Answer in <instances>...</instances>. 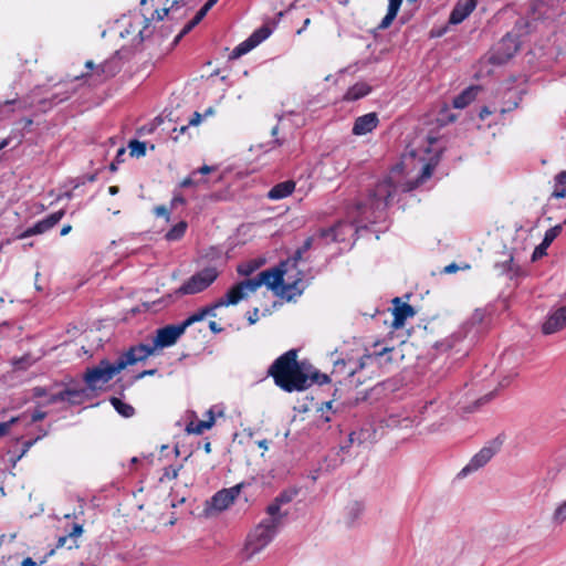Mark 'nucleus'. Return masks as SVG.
Segmentation results:
<instances>
[{
    "label": "nucleus",
    "mask_w": 566,
    "mask_h": 566,
    "mask_svg": "<svg viewBox=\"0 0 566 566\" xmlns=\"http://www.w3.org/2000/svg\"><path fill=\"white\" fill-rule=\"evenodd\" d=\"M201 114L198 112H195L192 117L189 120V125H198L201 122Z\"/></svg>",
    "instance_id": "nucleus-58"
},
{
    "label": "nucleus",
    "mask_w": 566,
    "mask_h": 566,
    "mask_svg": "<svg viewBox=\"0 0 566 566\" xmlns=\"http://www.w3.org/2000/svg\"><path fill=\"white\" fill-rule=\"evenodd\" d=\"M492 112L489 109V107L484 106L479 114V117L484 120L488 116H490Z\"/></svg>",
    "instance_id": "nucleus-63"
},
{
    "label": "nucleus",
    "mask_w": 566,
    "mask_h": 566,
    "mask_svg": "<svg viewBox=\"0 0 566 566\" xmlns=\"http://www.w3.org/2000/svg\"><path fill=\"white\" fill-rule=\"evenodd\" d=\"M186 328L181 323L166 325L156 331V336L154 338V347L156 348H165L170 347L177 343L179 337L185 333Z\"/></svg>",
    "instance_id": "nucleus-12"
},
{
    "label": "nucleus",
    "mask_w": 566,
    "mask_h": 566,
    "mask_svg": "<svg viewBox=\"0 0 566 566\" xmlns=\"http://www.w3.org/2000/svg\"><path fill=\"white\" fill-rule=\"evenodd\" d=\"M214 169H216L214 167H211V166H208V165H203L197 171H198V174L207 175V174H210L211 171H213Z\"/></svg>",
    "instance_id": "nucleus-61"
},
{
    "label": "nucleus",
    "mask_w": 566,
    "mask_h": 566,
    "mask_svg": "<svg viewBox=\"0 0 566 566\" xmlns=\"http://www.w3.org/2000/svg\"><path fill=\"white\" fill-rule=\"evenodd\" d=\"M476 93H478V87H475V86H470V87L465 88L464 91H462L459 95H457L453 98V102H452L453 107L459 108V109L467 107L470 103H472L475 99Z\"/></svg>",
    "instance_id": "nucleus-28"
},
{
    "label": "nucleus",
    "mask_w": 566,
    "mask_h": 566,
    "mask_svg": "<svg viewBox=\"0 0 566 566\" xmlns=\"http://www.w3.org/2000/svg\"><path fill=\"white\" fill-rule=\"evenodd\" d=\"M209 328L213 334H220L223 332V327H221L217 322L210 321L209 322Z\"/></svg>",
    "instance_id": "nucleus-56"
},
{
    "label": "nucleus",
    "mask_w": 566,
    "mask_h": 566,
    "mask_svg": "<svg viewBox=\"0 0 566 566\" xmlns=\"http://www.w3.org/2000/svg\"><path fill=\"white\" fill-rule=\"evenodd\" d=\"M434 167H436V164H433L431 161L427 163L422 167V171H421V175L419 177V181L422 182L426 179L430 178L432 176V174H433Z\"/></svg>",
    "instance_id": "nucleus-44"
},
{
    "label": "nucleus",
    "mask_w": 566,
    "mask_h": 566,
    "mask_svg": "<svg viewBox=\"0 0 566 566\" xmlns=\"http://www.w3.org/2000/svg\"><path fill=\"white\" fill-rule=\"evenodd\" d=\"M566 327V306L554 311L542 325V332L545 335L557 333Z\"/></svg>",
    "instance_id": "nucleus-21"
},
{
    "label": "nucleus",
    "mask_w": 566,
    "mask_h": 566,
    "mask_svg": "<svg viewBox=\"0 0 566 566\" xmlns=\"http://www.w3.org/2000/svg\"><path fill=\"white\" fill-rule=\"evenodd\" d=\"M296 491H284L282 493H280L275 499L281 503V504H285V503H290L293 497L296 495Z\"/></svg>",
    "instance_id": "nucleus-46"
},
{
    "label": "nucleus",
    "mask_w": 566,
    "mask_h": 566,
    "mask_svg": "<svg viewBox=\"0 0 566 566\" xmlns=\"http://www.w3.org/2000/svg\"><path fill=\"white\" fill-rule=\"evenodd\" d=\"M111 402H112L113 407L115 408V410L123 417L129 418L135 412V409L133 408V406L122 401L119 398L113 397L111 399Z\"/></svg>",
    "instance_id": "nucleus-36"
},
{
    "label": "nucleus",
    "mask_w": 566,
    "mask_h": 566,
    "mask_svg": "<svg viewBox=\"0 0 566 566\" xmlns=\"http://www.w3.org/2000/svg\"><path fill=\"white\" fill-rule=\"evenodd\" d=\"M0 566H38L31 557H22L19 553L2 556Z\"/></svg>",
    "instance_id": "nucleus-29"
},
{
    "label": "nucleus",
    "mask_w": 566,
    "mask_h": 566,
    "mask_svg": "<svg viewBox=\"0 0 566 566\" xmlns=\"http://www.w3.org/2000/svg\"><path fill=\"white\" fill-rule=\"evenodd\" d=\"M186 432L188 434H202L206 429H211L212 427H185Z\"/></svg>",
    "instance_id": "nucleus-54"
},
{
    "label": "nucleus",
    "mask_w": 566,
    "mask_h": 566,
    "mask_svg": "<svg viewBox=\"0 0 566 566\" xmlns=\"http://www.w3.org/2000/svg\"><path fill=\"white\" fill-rule=\"evenodd\" d=\"M512 262H513V255H512V254H510V255H509V259H507V260L504 262V264H503V270H502V272H506V273L512 272V271H513Z\"/></svg>",
    "instance_id": "nucleus-57"
},
{
    "label": "nucleus",
    "mask_w": 566,
    "mask_h": 566,
    "mask_svg": "<svg viewBox=\"0 0 566 566\" xmlns=\"http://www.w3.org/2000/svg\"><path fill=\"white\" fill-rule=\"evenodd\" d=\"M207 11H205V9L201 7L200 10L196 13V15L193 17L195 18V22H201V20L207 15Z\"/></svg>",
    "instance_id": "nucleus-60"
},
{
    "label": "nucleus",
    "mask_w": 566,
    "mask_h": 566,
    "mask_svg": "<svg viewBox=\"0 0 566 566\" xmlns=\"http://www.w3.org/2000/svg\"><path fill=\"white\" fill-rule=\"evenodd\" d=\"M40 439V436L31 439L17 438L9 447V450L7 452L8 460L11 463V465L15 467L18 461H20L29 451V449Z\"/></svg>",
    "instance_id": "nucleus-19"
},
{
    "label": "nucleus",
    "mask_w": 566,
    "mask_h": 566,
    "mask_svg": "<svg viewBox=\"0 0 566 566\" xmlns=\"http://www.w3.org/2000/svg\"><path fill=\"white\" fill-rule=\"evenodd\" d=\"M394 347H382L381 349H375L373 353L364 355L359 360V369L366 366H378L387 368L392 363Z\"/></svg>",
    "instance_id": "nucleus-16"
},
{
    "label": "nucleus",
    "mask_w": 566,
    "mask_h": 566,
    "mask_svg": "<svg viewBox=\"0 0 566 566\" xmlns=\"http://www.w3.org/2000/svg\"><path fill=\"white\" fill-rule=\"evenodd\" d=\"M295 186L296 184L293 180H285L279 182L269 190L268 198L270 200L284 199L293 193V191L295 190Z\"/></svg>",
    "instance_id": "nucleus-26"
},
{
    "label": "nucleus",
    "mask_w": 566,
    "mask_h": 566,
    "mask_svg": "<svg viewBox=\"0 0 566 566\" xmlns=\"http://www.w3.org/2000/svg\"><path fill=\"white\" fill-rule=\"evenodd\" d=\"M370 92V86L365 83H357L349 87L344 95V99L352 102L365 97Z\"/></svg>",
    "instance_id": "nucleus-31"
},
{
    "label": "nucleus",
    "mask_w": 566,
    "mask_h": 566,
    "mask_svg": "<svg viewBox=\"0 0 566 566\" xmlns=\"http://www.w3.org/2000/svg\"><path fill=\"white\" fill-rule=\"evenodd\" d=\"M268 375L286 392L303 391L310 387V377L297 361V350L290 349L269 367Z\"/></svg>",
    "instance_id": "nucleus-2"
},
{
    "label": "nucleus",
    "mask_w": 566,
    "mask_h": 566,
    "mask_svg": "<svg viewBox=\"0 0 566 566\" xmlns=\"http://www.w3.org/2000/svg\"><path fill=\"white\" fill-rule=\"evenodd\" d=\"M317 241V238L316 235H312V237H308L306 238V240L303 242L302 247H300L295 252H294V255L292 258H289L287 260L289 261H292L293 262V266L295 269H297V263L298 261L302 260L303 258V254L305 252H307L310 249L313 248L314 243Z\"/></svg>",
    "instance_id": "nucleus-32"
},
{
    "label": "nucleus",
    "mask_w": 566,
    "mask_h": 566,
    "mask_svg": "<svg viewBox=\"0 0 566 566\" xmlns=\"http://www.w3.org/2000/svg\"><path fill=\"white\" fill-rule=\"evenodd\" d=\"M552 518L556 524H562L566 521V500L556 507Z\"/></svg>",
    "instance_id": "nucleus-41"
},
{
    "label": "nucleus",
    "mask_w": 566,
    "mask_h": 566,
    "mask_svg": "<svg viewBox=\"0 0 566 566\" xmlns=\"http://www.w3.org/2000/svg\"><path fill=\"white\" fill-rule=\"evenodd\" d=\"M120 371L116 361L102 359L96 366L86 368L83 380L91 390L103 389Z\"/></svg>",
    "instance_id": "nucleus-4"
},
{
    "label": "nucleus",
    "mask_w": 566,
    "mask_h": 566,
    "mask_svg": "<svg viewBox=\"0 0 566 566\" xmlns=\"http://www.w3.org/2000/svg\"><path fill=\"white\" fill-rule=\"evenodd\" d=\"M378 124V115L375 112H371L355 119L352 133L356 136L366 135L371 133Z\"/></svg>",
    "instance_id": "nucleus-22"
},
{
    "label": "nucleus",
    "mask_w": 566,
    "mask_h": 566,
    "mask_svg": "<svg viewBox=\"0 0 566 566\" xmlns=\"http://www.w3.org/2000/svg\"><path fill=\"white\" fill-rule=\"evenodd\" d=\"M199 22H195V18H192L181 30L178 39L190 32Z\"/></svg>",
    "instance_id": "nucleus-51"
},
{
    "label": "nucleus",
    "mask_w": 566,
    "mask_h": 566,
    "mask_svg": "<svg viewBox=\"0 0 566 566\" xmlns=\"http://www.w3.org/2000/svg\"><path fill=\"white\" fill-rule=\"evenodd\" d=\"M197 175H198V171H192L190 174V176H188L185 179H182V181L180 182V187L188 188V187H192V186L199 185L200 180L196 179Z\"/></svg>",
    "instance_id": "nucleus-45"
},
{
    "label": "nucleus",
    "mask_w": 566,
    "mask_h": 566,
    "mask_svg": "<svg viewBox=\"0 0 566 566\" xmlns=\"http://www.w3.org/2000/svg\"><path fill=\"white\" fill-rule=\"evenodd\" d=\"M256 266L258 265L252 264L251 262H248V263H244V264H240L238 266V273L241 274V275L249 276L252 272H254Z\"/></svg>",
    "instance_id": "nucleus-47"
},
{
    "label": "nucleus",
    "mask_w": 566,
    "mask_h": 566,
    "mask_svg": "<svg viewBox=\"0 0 566 566\" xmlns=\"http://www.w3.org/2000/svg\"><path fill=\"white\" fill-rule=\"evenodd\" d=\"M331 381V377L326 374H322V373H313L312 376L310 377V385L312 382H316L318 385H324V384H327Z\"/></svg>",
    "instance_id": "nucleus-43"
},
{
    "label": "nucleus",
    "mask_w": 566,
    "mask_h": 566,
    "mask_svg": "<svg viewBox=\"0 0 566 566\" xmlns=\"http://www.w3.org/2000/svg\"><path fill=\"white\" fill-rule=\"evenodd\" d=\"M354 230L352 223L346 221H338L332 227L321 228L315 233L317 241L322 244H329L333 242H345L349 232Z\"/></svg>",
    "instance_id": "nucleus-10"
},
{
    "label": "nucleus",
    "mask_w": 566,
    "mask_h": 566,
    "mask_svg": "<svg viewBox=\"0 0 566 566\" xmlns=\"http://www.w3.org/2000/svg\"><path fill=\"white\" fill-rule=\"evenodd\" d=\"M281 505L282 504L276 499H274V501L266 507V513L269 517H266L265 520H274L275 525L277 526L282 524V520L284 517V515L280 513Z\"/></svg>",
    "instance_id": "nucleus-35"
},
{
    "label": "nucleus",
    "mask_w": 566,
    "mask_h": 566,
    "mask_svg": "<svg viewBox=\"0 0 566 566\" xmlns=\"http://www.w3.org/2000/svg\"><path fill=\"white\" fill-rule=\"evenodd\" d=\"M157 2L163 3L161 9H156L151 14V19H156L157 21L164 20L165 17L168 15L170 11L179 8V4L184 3V0H157Z\"/></svg>",
    "instance_id": "nucleus-30"
},
{
    "label": "nucleus",
    "mask_w": 566,
    "mask_h": 566,
    "mask_svg": "<svg viewBox=\"0 0 566 566\" xmlns=\"http://www.w3.org/2000/svg\"><path fill=\"white\" fill-rule=\"evenodd\" d=\"M459 271V265L457 263H451L442 270V273L444 274H452Z\"/></svg>",
    "instance_id": "nucleus-55"
},
{
    "label": "nucleus",
    "mask_w": 566,
    "mask_h": 566,
    "mask_svg": "<svg viewBox=\"0 0 566 566\" xmlns=\"http://www.w3.org/2000/svg\"><path fill=\"white\" fill-rule=\"evenodd\" d=\"M87 399L85 388H64L55 394L50 395L46 403L50 406H59L60 409H66L71 406H80Z\"/></svg>",
    "instance_id": "nucleus-9"
},
{
    "label": "nucleus",
    "mask_w": 566,
    "mask_h": 566,
    "mask_svg": "<svg viewBox=\"0 0 566 566\" xmlns=\"http://www.w3.org/2000/svg\"><path fill=\"white\" fill-rule=\"evenodd\" d=\"M242 484L218 491L210 500L209 504L217 511L228 509L239 496Z\"/></svg>",
    "instance_id": "nucleus-18"
},
{
    "label": "nucleus",
    "mask_w": 566,
    "mask_h": 566,
    "mask_svg": "<svg viewBox=\"0 0 566 566\" xmlns=\"http://www.w3.org/2000/svg\"><path fill=\"white\" fill-rule=\"evenodd\" d=\"M397 192V186L391 178L379 181L370 192L371 206L376 209L388 207Z\"/></svg>",
    "instance_id": "nucleus-11"
},
{
    "label": "nucleus",
    "mask_w": 566,
    "mask_h": 566,
    "mask_svg": "<svg viewBox=\"0 0 566 566\" xmlns=\"http://www.w3.org/2000/svg\"><path fill=\"white\" fill-rule=\"evenodd\" d=\"M247 319L250 325L255 324L259 321V308H253L252 312L247 313Z\"/></svg>",
    "instance_id": "nucleus-50"
},
{
    "label": "nucleus",
    "mask_w": 566,
    "mask_h": 566,
    "mask_svg": "<svg viewBox=\"0 0 566 566\" xmlns=\"http://www.w3.org/2000/svg\"><path fill=\"white\" fill-rule=\"evenodd\" d=\"M256 45L253 43V41L249 38L244 42L240 43L234 50H233V56L239 57L249 51H251Z\"/></svg>",
    "instance_id": "nucleus-39"
},
{
    "label": "nucleus",
    "mask_w": 566,
    "mask_h": 566,
    "mask_svg": "<svg viewBox=\"0 0 566 566\" xmlns=\"http://www.w3.org/2000/svg\"><path fill=\"white\" fill-rule=\"evenodd\" d=\"M270 33L271 31L268 27H261L251 34L250 39L253 41L255 45H258L262 41H264L270 35Z\"/></svg>",
    "instance_id": "nucleus-40"
},
{
    "label": "nucleus",
    "mask_w": 566,
    "mask_h": 566,
    "mask_svg": "<svg viewBox=\"0 0 566 566\" xmlns=\"http://www.w3.org/2000/svg\"><path fill=\"white\" fill-rule=\"evenodd\" d=\"M132 156L142 157L146 154V144L137 139H133L128 144Z\"/></svg>",
    "instance_id": "nucleus-37"
},
{
    "label": "nucleus",
    "mask_w": 566,
    "mask_h": 566,
    "mask_svg": "<svg viewBox=\"0 0 566 566\" xmlns=\"http://www.w3.org/2000/svg\"><path fill=\"white\" fill-rule=\"evenodd\" d=\"M83 532V527L78 524H74L73 531L70 533V536H80Z\"/></svg>",
    "instance_id": "nucleus-62"
},
{
    "label": "nucleus",
    "mask_w": 566,
    "mask_h": 566,
    "mask_svg": "<svg viewBox=\"0 0 566 566\" xmlns=\"http://www.w3.org/2000/svg\"><path fill=\"white\" fill-rule=\"evenodd\" d=\"M553 198H566V170L560 171L555 177V188L552 193Z\"/></svg>",
    "instance_id": "nucleus-33"
},
{
    "label": "nucleus",
    "mask_w": 566,
    "mask_h": 566,
    "mask_svg": "<svg viewBox=\"0 0 566 566\" xmlns=\"http://www.w3.org/2000/svg\"><path fill=\"white\" fill-rule=\"evenodd\" d=\"M65 216V210L61 209L38 221L32 227L25 229L21 234L20 239H27L32 235L43 234L54 228L61 219Z\"/></svg>",
    "instance_id": "nucleus-15"
},
{
    "label": "nucleus",
    "mask_w": 566,
    "mask_h": 566,
    "mask_svg": "<svg viewBox=\"0 0 566 566\" xmlns=\"http://www.w3.org/2000/svg\"><path fill=\"white\" fill-rule=\"evenodd\" d=\"M155 352L154 346L138 344L136 346H132L128 350L123 353L118 359L116 360L118 367L123 370L127 366L134 365L138 361H143L153 355Z\"/></svg>",
    "instance_id": "nucleus-13"
},
{
    "label": "nucleus",
    "mask_w": 566,
    "mask_h": 566,
    "mask_svg": "<svg viewBox=\"0 0 566 566\" xmlns=\"http://www.w3.org/2000/svg\"><path fill=\"white\" fill-rule=\"evenodd\" d=\"M187 227L188 224L186 221H179L170 230L167 231L165 238L168 241H178L185 235Z\"/></svg>",
    "instance_id": "nucleus-34"
},
{
    "label": "nucleus",
    "mask_w": 566,
    "mask_h": 566,
    "mask_svg": "<svg viewBox=\"0 0 566 566\" xmlns=\"http://www.w3.org/2000/svg\"><path fill=\"white\" fill-rule=\"evenodd\" d=\"M229 417L223 405H214L206 411V418L199 419L195 411H187L186 424H214L217 420L226 422Z\"/></svg>",
    "instance_id": "nucleus-14"
},
{
    "label": "nucleus",
    "mask_w": 566,
    "mask_h": 566,
    "mask_svg": "<svg viewBox=\"0 0 566 566\" xmlns=\"http://www.w3.org/2000/svg\"><path fill=\"white\" fill-rule=\"evenodd\" d=\"M391 303L394 316L391 327L399 329L405 326L407 318L416 315V311L410 304L402 302L400 297H395Z\"/></svg>",
    "instance_id": "nucleus-17"
},
{
    "label": "nucleus",
    "mask_w": 566,
    "mask_h": 566,
    "mask_svg": "<svg viewBox=\"0 0 566 566\" xmlns=\"http://www.w3.org/2000/svg\"><path fill=\"white\" fill-rule=\"evenodd\" d=\"M220 271L209 265L188 277L176 291L177 296L195 295L206 291L219 277Z\"/></svg>",
    "instance_id": "nucleus-3"
},
{
    "label": "nucleus",
    "mask_w": 566,
    "mask_h": 566,
    "mask_svg": "<svg viewBox=\"0 0 566 566\" xmlns=\"http://www.w3.org/2000/svg\"><path fill=\"white\" fill-rule=\"evenodd\" d=\"M154 213L157 217H164L167 222L170 220V211L167 209L166 206H157V207H155L154 208Z\"/></svg>",
    "instance_id": "nucleus-48"
},
{
    "label": "nucleus",
    "mask_w": 566,
    "mask_h": 566,
    "mask_svg": "<svg viewBox=\"0 0 566 566\" xmlns=\"http://www.w3.org/2000/svg\"><path fill=\"white\" fill-rule=\"evenodd\" d=\"M358 368L359 364L357 365L355 361L339 359L335 361L331 376L342 382L343 379L352 378Z\"/></svg>",
    "instance_id": "nucleus-23"
},
{
    "label": "nucleus",
    "mask_w": 566,
    "mask_h": 566,
    "mask_svg": "<svg viewBox=\"0 0 566 566\" xmlns=\"http://www.w3.org/2000/svg\"><path fill=\"white\" fill-rule=\"evenodd\" d=\"M255 289L250 277L244 279L237 284L232 285L227 293L214 301L218 308L224 306H232L239 304L241 301L247 300L251 294L255 293Z\"/></svg>",
    "instance_id": "nucleus-8"
},
{
    "label": "nucleus",
    "mask_w": 566,
    "mask_h": 566,
    "mask_svg": "<svg viewBox=\"0 0 566 566\" xmlns=\"http://www.w3.org/2000/svg\"><path fill=\"white\" fill-rule=\"evenodd\" d=\"M340 434H345V441H340V450L346 451L353 447L368 448L377 441L376 427H347L340 430Z\"/></svg>",
    "instance_id": "nucleus-5"
},
{
    "label": "nucleus",
    "mask_w": 566,
    "mask_h": 566,
    "mask_svg": "<svg viewBox=\"0 0 566 566\" xmlns=\"http://www.w3.org/2000/svg\"><path fill=\"white\" fill-rule=\"evenodd\" d=\"M476 6L478 0H458L449 15V23L454 25L462 23Z\"/></svg>",
    "instance_id": "nucleus-20"
},
{
    "label": "nucleus",
    "mask_w": 566,
    "mask_h": 566,
    "mask_svg": "<svg viewBox=\"0 0 566 566\" xmlns=\"http://www.w3.org/2000/svg\"><path fill=\"white\" fill-rule=\"evenodd\" d=\"M199 22H195V18H192L181 30L178 39L190 32Z\"/></svg>",
    "instance_id": "nucleus-53"
},
{
    "label": "nucleus",
    "mask_w": 566,
    "mask_h": 566,
    "mask_svg": "<svg viewBox=\"0 0 566 566\" xmlns=\"http://www.w3.org/2000/svg\"><path fill=\"white\" fill-rule=\"evenodd\" d=\"M186 202L185 198L180 195L175 196L171 200V207L175 208L177 205H184Z\"/></svg>",
    "instance_id": "nucleus-59"
},
{
    "label": "nucleus",
    "mask_w": 566,
    "mask_h": 566,
    "mask_svg": "<svg viewBox=\"0 0 566 566\" xmlns=\"http://www.w3.org/2000/svg\"><path fill=\"white\" fill-rule=\"evenodd\" d=\"M218 310L217 304L213 302L207 306L199 308L197 312L192 313L185 321L181 322L182 326L187 329L189 326L197 322L203 321L206 317H216V311Z\"/></svg>",
    "instance_id": "nucleus-25"
},
{
    "label": "nucleus",
    "mask_w": 566,
    "mask_h": 566,
    "mask_svg": "<svg viewBox=\"0 0 566 566\" xmlns=\"http://www.w3.org/2000/svg\"><path fill=\"white\" fill-rule=\"evenodd\" d=\"M505 441V436L503 433L499 434L492 441H490L485 447H483L471 460L470 462L462 469L460 474L467 475L470 472L476 471L480 468L484 467L502 448Z\"/></svg>",
    "instance_id": "nucleus-7"
},
{
    "label": "nucleus",
    "mask_w": 566,
    "mask_h": 566,
    "mask_svg": "<svg viewBox=\"0 0 566 566\" xmlns=\"http://www.w3.org/2000/svg\"><path fill=\"white\" fill-rule=\"evenodd\" d=\"M45 415L46 412L40 410V409H34L33 411H31L30 413V419L32 422H38V421H41L45 418Z\"/></svg>",
    "instance_id": "nucleus-49"
},
{
    "label": "nucleus",
    "mask_w": 566,
    "mask_h": 566,
    "mask_svg": "<svg viewBox=\"0 0 566 566\" xmlns=\"http://www.w3.org/2000/svg\"><path fill=\"white\" fill-rule=\"evenodd\" d=\"M218 2V0H208L203 6L202 8L205 9V11L209 12L212 7Z\"/></svg>",
    "instance_id": "nucleus-64"
},
{
    "label": "nucleus",
    "mask_w": 566,
    "mask_h": 566,
    "mask_svg": "<svg viewBox=\"0 0 566 566\" xmlns=\"http://www.w3.org/2000/svg\"><path fill=\"white\" fill-rule=\"evenodd\" d=\"M562 232V226H555L548 229L545 232L544 239L539 245H537L532 254V261H537L538 259L546 255V250L553 243V241Z\"/></svg>",
    "instance_id": "nucleus-24"
},
{
    "label": "nucleus",
    "mask_w": 566,
    "mask_h": 566,
    "mask_svg": "<svg viewBox=\"0 0 566 566\" xmlns=\"http://www.w3.org/2000/svg\"><path fill=\"white\" fill-rule=\"evenodd\" d=\"M279 526L274 520H262L260 524L250 533L247 542V548L251 554H256L263 549L275 536Z\"/></svg>",
    "instance_id": "nucleus-6"
},
{
    "label": "nucleus",
    "mask_w": 566,
    "mask_h": 566,
    "mask_svg": "<svg viewBox=\"0 0 566 566\" xmlns=\"http://www.w3.org/2000/svg\"><path fill=\"white\" fill-rule=\"evenodd\" d=\"M255 291L262 285L270 290H280V293L287 300L301 295L304 290L303 272L293 266V262L285 260L275 268L264 270L256 276L250 277Z\"/></svg>",
    "instance_id": "nucleus-1"
},
{
    "label": "nucleus",
    "mask_w": 566,
    "mask_h": 566,
    "mask_svg": "<svg viewBox=\"0 0 566 566\" xmlns=\"http://www.w3.org/2000/svg\"><path fill=\"white\" fill-rule=\"evenodd\" d=\"M199 22H195V18H192L181 30L178 39L190 32Z\"/></svg>",
    "instance_id": "nucleus-52"
},
{
    "label": "nucleus",
    "mask_w": 566,
    "mask_h": 566,
    "mask_svg": "<svg viewBox=\"0 0 566 566\" xmlns=\"http://www.w3.org/2000/svg\"><path fill=\"white\" fill-rule=\"evenodd\" d=\"M402 1L403 0H388L387 13L382 18L381 22L379 23V29H387L391 25V23L394 22V20L396 19V17L400 10ZM407 1L410 3L417 2V0H407Z\"/></svg>",
    "instance_id": "nucleus-27"
},
{
    "label": "nucleus",
    "mask_w": 566,
    "mask_h": 566,
    "mask_svg": "<svg viewBox=\"0 0 566 566\" xmlns=\"http://www.w3.org/2000/svg\"><path fill=\"white\" fill-rule=\"evenodd\" d=\"M347 510H348V514L352 515V522L357 518L361 512L364 511V506L363 504H360L359 502H353L352 504H349L347 506Z\"/></svg>",
    "instance_id": "nucleus-42"
},
{
    "label": "nucleus",
    "mask_w": 566,
    "mask_h": 566,
    "mask_svg": "<svg viewBox=\"0 0 566 566\" xmlns=\"http://www.w3.org/2000/svg\"><path fill=\"white\" fill-rule=\"evenodd\" d=\"M181 465H168L164 469L163 475L159 478L160 482L171 481L178 476Z\"/></svg>",
    "instance_id": "nucleus-38"
}]
</instances>
